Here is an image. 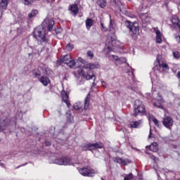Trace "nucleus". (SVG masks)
Wrapping results in <instances>:
<instances>
[{
	"instance_id": "1",
	"label": "nucleus",
	"mask_w": 180,
	"mask_h": 180,
	"mask_svg": "<svg viewBox=\"0 0 180 180\" xmlns=\"http://www.w3.org/2000/svg\"><path fill=\"white\" fill-rule=\"evenodd\" d=\"M42 25L34 30L33 34L34 37L37 40L38 44L46 47L50 44L51 41L49 38L46 37V29L44 27H47L49 32H51L55 25L54 20L53 18H46Z\"/></svg>"
},
{
	"instance_id": "2",
	"label": "nucleus",
	"mask_w": 180,
	"mask_h": 180,
	"mask_svg": "<svg viewBox=\"0 0 180 180\" xmlns=\"http://www.w3.org/2000/svg\"><path fill=\"white\" fill-rule=\"evenodd\" d=\"M60 62L63 64H66L68 67L70 68H79L80 67H82V64H84V59L79 58L77 61L71 57V55L67 54L65 56H61Z\"/></svg>"
},
{
	"instance_id": "3",
	"label": "nucleus",
	"mask_w": 180,
	"mask_h": 180,
	"mask_svg": "<svg viewBox=\"0 0 180 180\" xmlns=\"http://www.w3.org/2000/svg\"><path fill=\"white\" fill-rule=\"evenodd\" d=\"M82 64V66L80 67H84L86 68V70H90L87 73H85L84 70L79 69L78 70V74L81 76L83 77L85 79H92V78H95V75H94V71L92 70H95V68H99V63H87L86 65Z\"/></svg>"
},
{
	"instance_id": "4",
	"label": "nucleus",
	"mask_w": 180,
	"mask_h": 180,
	"mask_svg": "<svg viewBox=\"0 0 180 180\" xmlns=\"http://www.w3.org/2000/svg\"><path fill=\"white\" fill-rule=\"evenodd\" d=\"M156 173L158 174V178H160V174L161 175H166L168 179L171 180H176V178H180V174L178 172H175L172 170H169L168 169H155Z\"/></svg>"
},
{
	"instance_id": "5",
	"label": "nucleus",
	"mask_w": 180,
	"mask_h": 180,
	"mask_svg": "<svg viewBox=\"0 0 180 180\" xmlns=\"http://www.w3.org/2000/svg\"><path fill=\"white\" fill-rule=\"evenodd\" d=\"M9 126H11L13 129H16V118L9 120L8 118L0 120V131L6 130Z\"/></svg>"
},
{
	"instance_id": "6",
	"label": "nucleus",
	"mask_w": 180,
	"mask_h": 180,
	"mask_svg": "<svg viewBox=\"0 0 180 180\" xmlns=\"http://www.w3.org/2000/svg\"><path fill=\"white\" fill-rule=\"evenodd\" d=\"M134 116H144L146 115V106L143 102L140 100H136L134 102Z\"/></svg>"
},
{
	"instance_id": "7",
	"label": "nucleus",
	"mask_w": 180,
	"mask_h": 180,
	"mask_svg": "<svg viewBox=\"0 0 180 180\" xmlns=\"http://www.w3.org/2000/svg\"><path fill=\"white\" fill-rule=\"evenodd\" d=\"M125 26L126 27L129 29V32H131L133 39H136V37L139 36V33L140 32V27H139V23L131 22L130 21H125Z\"/></svg>"
},
{
	"instance_id": "8",
	"label": "nucleus",
	"mask_w": 180,
	"mask_h": 180,
	"mask_svg": "<svg viewBox=\"0 0 180 180\" xmlns=\"http://www.w3.org/2000/svg\"><path fill=\"white\" fill-rule=\"evenodd\" d=\"M152 95L153 98H156V100H153L152 101L153 106L158 109H164V107L161 105V103H164V98L160 95V92L157 91V90H153Z\"/></svg>"
},
{
	"instance_id": "9",
	"label": "nucleus",
	"mask_w": 180,
	"mask_h": 180,
	"mask_svg": "<svg viewBox=\"0 0 180 180\" xmlns=\"http://www.w3.org/2000/svg\"><path fill=\"white\" fill-rule=\"evenodd\" d=\"M91 99V94H88L87 96L84 99V106L81 102H77L73 105V108L75 110H79V109H88L89 108V101Z\"/></svg>"
},
{
	"instance_id": "10",
	"label": "nucleus",
	"mask_w": 180,
	"mask_h": 180,
	"mask_svg": "<svg viewBox=\"0 0 180 180\" xmlns=\"http://www.w3.org/2000/svg\"><path fill=\"white\" fill-rule=\"evenodd\" d=\"M79 172L83 176H95L98 174V170L82 167L79 169Z\"/></svg>"
},
{
	"instance_id": "11",
	"label": "nucleus",
	"mask_w": 180,
	"mask_h": 180,
	"mask_svg": "<svg viewBox=\"0 0 180 180\" xmlns=\"http://www.w3.org/2000/svg\"><path fill=\"white\" fill-rule=\"evenodd\" d=\"M53 164H57L58 165H74L75 163L72 162V159L63 157L59 159H56L53 161Z\"/></svg>"
},
{
	"instance_id": "12",
	"label": "nucleus",
	"mask_w": 180,
	"mask_h": 180,
	"mask_svg": "<svg viewBox=\"0 0 180 180\" xmlns=\"http://www.w3.org/2000/svg\"><path fill=\"white\" fill-rule=\"evenodd\" d=\"M95 148H103V143H96L92 144H86L84 146H83L82 150L84 151H91L92 150H95Z\"/></svg>"
},
{
	"instance_id": "13",
	"label": "nucleus",
	"mask_w": 180,
	"mask_h": 180,
	"mask_svg": "<svg viewBox=\"0 0 180 180\" xmlns=\"http://www.w3.org/2000/svg\"><path fill=\"white\" fill-rule=\"evenodd\" d=\"M162 124L166 129H169V130H171L172 129V127L174 126V120L172 117L169 116H166L162 120Z\"/></svg>"
},
{
	"instance_id": "14",
	"label": "nucleus",
	"mask_w": 180,
	"mask_h": 180,
	"mask_svg": "<svg viewBox=\"0 0 180 180\" xmlns=\"http://www.w3.org/2000/svg\"><path fill=\"white\" fill-rule=\"evenodd\" d=\"M115 41V37H108L105 42V47L108 50V53L113 51V42Z\"/></svg>"
},
{
	"instance_id": "15",
	"label": "nucleus",
	"mask_w": 180,
	"mask_h": 180,
	"mask_svg": "<svg viewBox=\"0 0 180 180\" xmlns=\"http://www.w3.org/2000/svg\"><path fill=\"white\" fill-rule=\"evenodd\" d=\"M114 161L115 162L121 164L122 165H129V164H131V160L129 159H123L122 158H115Z\"/></svg>"
},
{
	"instance_id": "16",
	"label": "nucleus",
	"mask_w": 180,
	"mask_h": 180,
	"mask_svg": "<svg viewBox=\"0 0 180 180\" xmlns=\"http://www.w3.org/2000/svg\"><path fill=\"white\" fill-rule=\"evenodd\" d=\"M61 96L63 102L66 103L68 108H70L71 106V103H70V99L68 97V94H67V92L65 91H61Z\"/></svg>"
},
{
	"instance_id": "17",
	"label": "nucleus",
	"mask_w": 180,
	"mask_h": 180,
	"mask_svg": "<svg viewBox=\"0 0 180 180\" xmlns=\"http://www.w3.org/2000/svg\"><path fill=\"white\" fill-rule=\"evenodd\" d=\"M143 120H141L139 121L131 122L128 125V127H129V129H139V127L141 126Z\"/></svg>"
},
{
	"instance_id": "18",
	"label": "nucleus",
	"mask_w": 180,
	"mask_h": 180,
	"mask_svg": "<svg viewBox=\"0 0 180 180\" xmlns=\"http://www.w3.org/2000/svg\"><path fill=\"white\" fill-rule=\"evenodd\" d=\"M155 34H156V43L159 44L162 43V34H161V31L160 30L155 29Z\"/></svg>"
},
{
	"instance_id": "19",
	"label": "nucleus",
	"mask_w": 180,
	"mask_h": 180,
	"mask_svg": "<svg viewBox=\"0 0 180 180\" xmlns=\"http://www.w3.org/2000/svg\"><path fill=\"white\" fill-rule=\"evenodd\" d=\"M39 82H41L44 86H47L50 84V79L46 76H42L39 79Z\"/></svg>"
},
{
	"instance_id": "20",
	"label": "nucleus",
	"mask_w": 180,
	"mask_h": 180,
	"mask_svg": "<svg viewBox=\"0 0 180 180\" xmlns=\"http://www.w3.org/2000/svg\"><path fill=\"white\" fill-rule=\"evenodd\" d=\"M148 148L153 153H157V151H158V144L156 142H154L150 146H146V148Z\"/></svg>"
},
{
	"instance_id": "21",
	"label": "nucleus",
	"mask_w": 180,
	"mask_h": 180,
	"mask_svg": "<svg viewBox=\"0 0 180 180\" xmlns=\"http://www.w3.org/2000/svg\"><path fill=\"white\" fill-rule=\"evenodd\" d=\"M70 11L76 15L79 10L78 9V6L77 4H72L70 6Z\"/></svg>"
},
{
	"instance_id": "22",
	"label": "nucleus",
	"mask_w": 180,
	"mask_h": 180,
	"mask_svg": "<svg viewBox=\"0 0 180 180\" xmlns=\"http://www.w3.org/2000/svg\"><path fill=\"white\" fill-rule=\"evenodd\" d=\"M92 26H94V20H92V19H91V18H87L86 20V29H88V30H89V29H91V27H92Z\"/></svg>"
},
{
	"instance_id": "23",
	"label": "nucleus",
	"mask_w": 180,
	"mask_h": 180,
	"mask_svg": "<svg viewBox=\"0 0 180 180\" xmlns=\"http://www.w3.org/2000/svg\"><path fill=\"white\" fill-rule=\"evenodd\" d=\"M171 21L172 23H173V25H176V26L180 23L179 18H178V16L176 15H173L171 18Z\"/></svg>"
},
{
	"instance_id": "24",
	"label": "nucleus",
	"mask_w": 180,
	"mask_h": 180,
	"mask_svg": "<svg viewBox=\"0 0 180 180\" xmlns=\"http://www.w3.org/2000/svg\"><path fill=\"white\" fill-rule=\"evenodd\" d=\"M29 47L32 50V53H28L29 57H34L36 53L39 52V50L36 49L34 46H29Z\"/></svg>"
},
{
	"instance_id": "25",
	"label": "nucleus",
	"mask_w": 180,
	"mask_h": 180,
	"mask_svg": "<svg viewBox=\"0 0 180 180\" xmlns=\"http://www.w3.org/2000/svg\"><path fill=\"white\" fill-rule=\"evenodd\" d=\"M149 120H152V122H153L155 126H157V127H160V121H158V120H157V118L154 117V116L150 115L149 116Z\"/></svg>"
},
{
	"instance_id": "26",
	"label": "nucleus",
	"mask_w": 180,
	"mask_h": 180,
	"mask_svg": "<svg viewBox=\"0 0 180 180\" xmlns=\"http://www.w3.org/2000/svg\"><path fill=\"white\" fill-rule=\"evenodd\" d=\"M8 2H9V0H1V2L0 3L1 8L6 9L8 7Z\"/></svg>"
},
{
	"instance_id": "27",
	"label": "nucleus",
	"mask_w": 180,
	"mask_h": 180,
	"mask_svg": "<svg viewBox=\"0 0 180 180\" xmlns=\"http://www.w3.org/2000/svg\"><path fill=\"white\" fill-rule=\"evenodd\" d=\"M39 11H37V10H32L29 14H28V17L30 18V19H32V18H34V16H36L37 15H38Z\"/></svg>"
},
{
	"instance_id": "28",
	"label": "nucleus",
	"mask_w": 180,
	"mask_h": 180,
	"mask_svg": "<svg viewBox=\"0 0 180 180\" xmlns=\"http://www.w3.org/2000/svg\"><path fill=\"white\" fill-rule=\"evenodd\" d=\"M22 4L24 5H27V6L32 5L33 2H34V0H20Z\"/></svg>"
},
{
	"instance_id": "29",
	"label": "nucleus",
	"mask_w": 180,
	"mask_h": 180,
	"mask_svg": "<svg viewBox=\"0 0 180 180\" xmlns=\"http://www.w3.org/2000/svg\"><path fill=\"white\" fill-rule=\"evenodd\" d=\"M97 5L101 8H105V6H106V0H98L97 1Z\"/></svg>"
},
{
	"instance_id": "30",
	"label": "nucleus",
	"mask_w": 180,
	"mask_h": 180,
	"mask_svg": "<svg viewBox=\"0 0 180 180\" xmlns=\"http://www.w3.org/2000/svg\"><path fill=\"white\" fill-rule=\"evenodd\" d=\"M109 30L111 32L112 34H115V27L113 26V22H112V20L110 21Z\"/></svg>"
},
{
	"instance_id": "31",
	"label": "nucleus",
	"mask_w": 180,
	"mask_h": 180,
	"mask_svg": "<svg viewBox=\"0 0 180 180\" xmlns=\"http://www.w3.org/2000/svg\"><path fill=\"white\" fill-rule=\"evenodd\" d=\"M22 116H23V112H22V110H18L15 115V118L16 119H22Z\"/></svg>"
},
{
	"instance_id": "32",
	"label": "nucleus",
	"mask_w": 180,
	"mask_h": 180,
	"mask_svg": "<svg viewBox=\"0 0 180 180\" xmlns=\"http://www.w3.org/2000/svg\"><path fill=\"white\" fill-rule=\"evenodd\" d=\"M141 20H148V14L144 13L141 15Z\"/></svg>"
},
{
	"instance_id": "33",
	"label": "nucleus",
	"mask_w": 180,
	"mask_h": 180,
	"mask_svg": "<svg viewBox=\"0 0 180 180\" xmlns=\"http://www.w3.org/2000/svg\"><path fill=\"white\" fill-rule=\"evenodd\" d=\"M127 61V58H120V60H118L117 65L118 64H123Z\"/></svg>"
},
{
	"instance_id": "34",
	"label": "nucleus",
	"mask_w": 180,
	"mask_h": 180,
	"mask_svg": "<svg viewBox=\"0 0 180 180\" xmlns=\"http://www.w3.org/2000/svg\"><path fill=\"white\" fill-rule=\"evenodd\" d=\"M133 174L130 173L129 174L126 175L124 180H133Z\"/></svg>"
},
{
	"instance_id": "35",
	"label": "nucleus",
	"mask_w": 180,
	"mask_h": 180,
	"mask_svg": "<svg viewBox=\"0 0 180 180\" xmlns=\"http://www.w3.org/2000/svg\"><path fill=\"white\" fill-rule=\"evenodd\" d=\"M157 61H158L159 65H160V67H162V68H168V65H167V63H162V64H161V63H160V60H159L158 59H157Z\"/></svg>"
},
{
	"instance_id": "36",
	"label": "nucleus",
	"mask_w": 180,
	"mask_h": 180,
	"mask_svg": "<svg viewBox=\"0 0 180 180\" xmlns=\"http://www.w3.org/2000/svg\"><path fill=\"white\" fill-rule=\"evenodd\" d=\"M72 49H74V46L72 45H71L70 44H68L66 45V50H68V51H71V50H72Z\"/></svg>"
},
{
	"instance_id": "37",
	"label": "nucleus",
	"mask_w": 180,
	"mask_h": 180,
	"mask_svg": "<svg viewBox=\"0 0 180 180\" xmlns=\"http://www.w3.org/2000/svg\"><path fill=\"white\" fill-rule=\"evenodd\" d=\"M87 56L88 57H89L91 59L94 58V52L91 51H87Z\"/></svg>"
},
{
	"instance_id": "38",
	"label": "nucleus",
	"mask_w": 180,
	"mask_h": 180,
	"mask_svg": "<svg viewBox=\"0 0 180 180\" xmlns=\"http://www.w3.org/2000/svg\"><path fill=\"white\" fill-rule=\"evenodd\" d=\"M52 72H53V71H51L50 68H46L45 69V74H46V75H51V73H52Z\"/></svg>"
},
{
	"instance_id": "39",
	"label": "nucleus",
	"mask_w": 180,
	"mask_h": 180,
	"mask_svg": "<svg viewBox=\"0 0 180 180\" xmlns=\"http://www.w3.org/2000/svg\"><path fill=\"white\" fill-rule=\"evenodd\" d=\"M173 56L174 57V58H179L180 53L179 51L173 52Z\"/></svg>"
},
{
	"instance_id": "40",
	"label": "nucleus",
	"mask_w": 180,
	"mask_h": 180,
	"mask_svg": "<svg viewBox=\"0 0 180 180\" xmlns=\"http://www.w3.org/2000/svg\"><path fill=\"white\" fill-rule=\"evenodd\" d=\"M111 57H112L113 60H115V61H116V64H117L120 58L119 56H115V55H112Z\"/></svg>"
},
{
	"instance_id": "41",
	"label": "nucleus",
	"mask_w": 180,
	"mask_h": 180,
	"mask_svg": "<svg viewBox=\"0 0 180 180\" xmlns=\"http://www.w3.org/2000/svg\"><path fill=\"white\" fill-rule=\"evenodd\" d=\"M56 34H57V36H58V34H61V32H63V29L61 28H58L55 30Z\"/></svg>"
},
{
	"instance_id": "42",
	"label": "nucleus",
	"mask_w": 180,
	"mask_h": 180,
	"mask_svg": "<svg viewBox=\"0 0 180 180\" xmlns=\"http://www.w3.org/2000/svg\"><path fill=\"white\" fill-rule=\"evenodd\" d=\"M150 158H151V160H153V161H155V162H157V161H158V158H157L153 155H150Z\"/></svg>"
},
{
	"instance_id": "43",
	"label": "nucleus",
	"mask_w": 180,
	"mask_h": 180,
	"mask_svg": "<svg viewBox=\"0 0 180 180\" xmlns=\"http://www.w3.org/2000/svg\"><path fill=\"white\" fill-rule=\"evenodd\" d=\"M33 75H34L35 77H40V75H41V73L39 71H37L33 72Z\"/></svg>"
},
{
	"instance_id": "44",
	"label": "nucleus",
	"mask_w": 180,
	"mask_h": 180,
	"mask_svg": "<svg viewBox=\"0 0 180 180\" xmlns=\"http://www.w3.org/2000/svg\"><path fill=\"white\" fill-rule=\"evenodd\" d=\"M101 85H102V86H103V88L108 87V84L103 81L101 82Z\"/></svg>"
},
{
	"instance_id": "45",
	"label": "nucleus",
	"mask_w": 180,
	"mask_h": 180,
	"mask_svg": "<svg viewBox=\"0 0 180 180\" xmlns=\"http://www.w3.org/2000/svg\"><path fill=\"white\" fill-rule=\"evenodd\" d=\"M45 146H46V147H49L51 146V143L49 141H45Z\"/></svg>"
},
{
	"instance_id": "46",
	"label": "nucleus",
	"mask_w": 180,
	"mask_h": 180,
	"mask_svg": "<svg viewBox=\"0 0 180 180\" xmlns=\"http://www.w3.org/2000/svg\"><path fill=\"white\" fill-rule=\"evenodd\" d=\"M17 33H18V34H20V33H22V29L21 28H18L17 29Z\"/></svg>"
},
{
	"instance_id": "47",
	"label": "nucleus",
	"mask_w": 180,
	"mask_h": 180,
	"mask_svg": "<svg viewBox=\"0 0 180 180\" xmlns=\"http://www.w3.org/2000/svg\"><path fill=\"white\" fill-rule=\"evenodd\" d=\"M176 41L178 43H180V36H176Z\"/></svg>"
},
{
	"instance_id": "48",
	"label": "nucleus",
	"mask_w": 180,
	"mask_h": 180,
	"mask_svg": "<svg viewBox=\"0 0 180 180\" xmlns=\"http://www.w3.org/2000/svg\"><path fill=\"white\" fill-rule=\"evenodd\" d=\"M120 0H111V2H114V4H117Z\"/></svg>"
},
{
	"instance_id": "49",
	"label": "nucleus",
	"mask_w": 180,
	"mask_h": 180,
	"mask_svg": "<svg viewBox=\"0 0 180 180\" xmlns=\"http://www.w3.org/2000/svg\"><path fill=\"white\" fill-rule=\"evenodd\" d=\"M148 139H151V128L150 129V134L148 136Z\"/></svg>"
},
{
	"instance_id": "50",
	"label": "nucleus",
	"mask_w": 180,
	"mask_h": 180,
	"mask_svg": "<svg viewBox=\"0 0 180 180\" xmlns=\"http://www.w3.org/2000/svg\"><path fill=\"white\" fill-rule=\"evenodd\" d=\"M2 89H4V86H2V84H0V91H2Z\"/></svg>"
},
{
	"instance_id": "51",
	"label": "nucleus",
	"mask_w": 180,
	"mask_h": 180,
	"mask_svg": "<svg viewBox=\"0 0 180 180\" xmlns=\"http://www.w3.org/2000/svg\"><path fill=\"white\" fill-rule=\"evenodd\" d=\"M0 166L4 167V163H2V162H1V160H0Z\"/></svg>"
},
{
	"instance_id": "52",
	"label": "nucleus",
	"mask_w": 180,
	"mask_h": 180,
	"mask_svg": "<svg viewBox=\"0 0 180 180\" xmlns=\"http://www.w3.org/2000/svg\"><path fill=\"white\" fill-rule=\"evenodd\" d=\"M178 77L180 79V72L177 73Z\"/></svg>"
},
{
	"instance_id": "53",
	"label": "nucleus",
	"mask_w": 180,
	"mask_h": 180,
	"mask_svg": "<svg viewBox=\"0 0 180 180\" xmlns=\"http://www.w3.org/2000/svg\"><path fill=\"white\" fill-rule=\"evenodd\" d=\"M101 26H102L103 29H105V26L103 25V23H101Z\"/></svg>"
},
{
	"instance_id": "54",
	"label": "nucleus",
	"mask_w": 180,
	"mask_h": 180,
	"mask_svg": "<svg viewBox=\"0 0 180 180\" xmlns=\"http://www.w3.org/2000/svg\"><path fill=\"white\" fill-rule=\"evenodd\" d=\"M27 44H29V41H27Z\"/></svg>"
},
{
	"instance_id": "55",
	"label": "nucleus",
	"mask_w": 180,
	"mask_h": 180,
	"mask_svg": "<svg viewBox=\"0 0 180 180\" xmlns=\"http://www.w3.org/2000/svg\"><path fill=\"white\" fill-rule=\"evenodd\" d=\"M101 180H103V178H101Z\"/></svg>"
}]
</instances>
